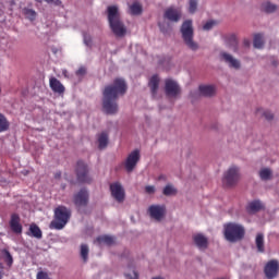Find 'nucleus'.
Segmentation results:
<instances>
[{"label":"nucleus","instance_id":"obj_30","mask_svg":"<svg viewBox=\"0 0 279 279\" xmlns=\"http://www.w3.org/2000/svg\"><path fill=\"white\" fill-rule=\"evenodd\" d=\"M253 45H254L255 49H263V46L265 45L263 35H260V34L255 35Z\"/></svg>","mask_w":279,"mask_h":279},{"label":"nucleus","instance_id":"obj_46","mask_svg":"<svg viewBox=\"0 0 279 279\" xmlns=\"http://www.w3.org/2000/svg\"><path fill=\"white\" fill-rule=\"evenodd\" d=\"M159 180H167V177L165 174L159 175Z\"/></svg>","mask_w":279,"mask_h":279},{"label":"nucleus","instance_id":"obj_48","mask_svg":"<svg viewBox=\"0 0 279 279\" xmlns=\"http://www.w3.org/2000/svg\"><path fill=\"white\" fill-rule=\"evenodd\" d=\"M35 1H37L38 3H40L43 0H35Z\"/></svg>","mask_w":279,"mask_h":279},{"label":"nucleus","instance_id":"obj_33","mask_svg":"<svg viewBox=\"0 0 279 279\" xmlns=\"http://www.w3.org/2000/svg\"><path fill=\"white\" fill-rule=\"evenodd\" d=\"M263 10H265L268 14H271V13L276 12V10H278V5H276L275 3H271V2H265L263 4Z\"/></svg>","mask_w":279,"mask_h":279},{"label":"nucleus","instance_id":"obj_16","mask_svg":"<svg viewBox=\"0 0 279 279\" xmlns=\"http://www.w3.org/2000/svg\"><path fill=\"white\" fill-rule=\"evenodd\" d=\"M74 204L78 208L88 205V190L81 189L77 194L74 195Z\"/></svg>","mask_w":279,"mask_h":279},{"label":"nucleus","instance_id":"obj_1","mask_svg":"<svg viewBox=\"0 0 279 279\" xmlns=\"http://www.w3.org/2000/svg\"><path fill=\"white\" fill-rule=\"evenodd\" d=\"M128 90V84L123 78H116L112 84L105 87L102 93V108L107 114H117L119 105L117 99Z\"/></svg>","mask_w":279,"mask_h":279},{"label":"nucleus","instance_id":"obj_39","mask_svg":"<svg viewBox=\"0 0 279 279\" xmlns=\"http://www.w3.org/2000/svg\"><path fill=\"white\" fill-rule=\"evenodd\" d=\"M197 1L198 0H190V2H189L190 14H195V12H197Z\"/></svg>","mask_w":279,"mask_h":279},{"label":"nucleus","instance_id":"obj_38","mask_svg":"<svg viewBox=\"0 0 279 279\" xmlns=\"http://www.w3.org/2000/svg\"><path fill=\"white\" fill-rule=\"evenodd\" d=\"M257 114H263L267 121H271V119H274V113H271L269 110L258 109Z\"/></svg>","mask_w":279,"mask_h":279},{"label":"nucleus","instance_id":"obj_43","mask_svg":"<svg viewBox=\"0 0 279 279\" xmlns=\"http://www.w3.org/2000/svg\"><path fill=\"white\" fill-rule=\"evenodd\" d=\"M159 27H160V29H161V32L163 34H168L169 33V29L165 28V26L162 24H159Z\"/></svg>","mask_w":279,"mask_h":279},{"label":"nucleus","instance_id":"obj_19","mask_svg":"<svg viewBox=\"0 0 279 279\" xmlns=\"http://www.w3.org/2000/svg\"><path fill=\"white\" fill-rule=\"evenodd\" d=\"M226 45L233 51V53H236L239 51V40L236 39V35L231 34L227 36Z\"/></svg>","mask_w":279,"mask_h":279},{"label":"nucleus","instance_id":"obj_24","mask_svg":"<svg viewBox=\"0 0 279 279\" xmlns=\"http://www.w3.org/2000/svg\"><path fill=\"white\" fill-rule=\"evenodd\" d=\"M96 245H113L114 238L110 235L98 236L95 241Z\"/></svg>","mask_w":279,"mask_h":279},{"label":"nucleus","instance_id":"obj_3","mask_svg":"<svg viewBox=\"0 0 279 279\" xmlns=\"http://www.w3.org/2000/svg\"><path fill=\"white\" fill-rule=\"evenodd\" d=\"M181 35L183 38L184 45L190 49L191 51H198L199 50V44L195 41L194 39V31H193V21L186 20L183 22L181 26Z\"/></svg>","mask_w":279,"mask_h":279},{"label":"nucleus","instance_id":"obj_11","mask_svg":"<svg viewBox=\"0 0 279 279\" xmlns=\"http://www.w3.org/2000/svg\"><path fill=\"white\" fill-rule=\"evenodd\" d=\"M220 60L221 62H225V64H227L229 69H235V71H239V69H241V61H239V59L234 58V56L226 51L220 52Z\"/></svg>","mask_w":279,"mask_h":279},{"label":"nucleus","instance_id":"obj_17","mask_svg":"<svg viewBox=\"0 0 279 279\" xmlns=\"http://www.w3.org/2000/svg\"><path fill=\"white\" fill-rule=\"evenodd\" d=\"M194 245L198 247V250L204 251L208 248V238L202 233H196L193 235Z\"/></svg>","mask_w":279,"mask_h":279},{"label":"nucleus","instance_id":"obj_13","mask_svg":"<svg viewBox=\"0 0 279 279\" xmlns=\"http://www.w3.org/2000/svg\"><path fill=\"white\" fill-rule=\"evenodd\" d=\"M264 272L267 279L278 278L279 263L276 259L269 260L264 268Z\"/></svg>","mask_w":279,"mask_h":279},{"label":"nucleus","instance_id":"obj_23","mask_svg":"<svg viewBox=\"0 0 279 279\" xmlns=\"http://www.w3.org/2000/svg\"><path fill=\"white\" fill-rule=\"evenodd\" d=\"M28 236H33L34 239H43V230L36 223H32L28 229Z\"/></svg>","mask_w":279,"mask_h":279},{"label":"nucleus","instance_id":"obj_12","mask_svg":"<svg viewBox=\"0 0 279 279\" xmlns=\"http://www.w3.org/2000/svg\"><path fill=\"white\" fill-rule=\"evenodd\" d=\"M110 191L113 199H116V202H119V204L125 201V190L123 189V185H121V183H112L110 185Z\"/></svg>","mask_w":279,"mask_h":279},{"label":"nucleus","instance_id":"obj_44","mask_svg":"<svg viewBox=\"0 0 279 279\" xmlns=\"http://www.w3.org/2000/svg\"><path fill=\"white\" fill-rule=\"evenodd\" d=\"M0 279H3V264L0 263Z\"/></svg>","mask_w":279,"mask_h":279},{"label":"nucleus","instance_id":"obj_2","mask_svg":"<svg viewBox=\"0 0 279 279\" xmlns=\"http://www.w3.org/2000/svg\"><path fill=\"white\" fill-rule=\"evenodd\" d=\"M107 16L109 21V25L111 31L116 36H119L120 38L125 36V33L128 29L125 28V25L123 22H121V15L119 14V7L117 5H110L107 8Z\"/></svg>","mask_w":279,"mask_h":279},{"label":"nucleus","instance_id":"obj_34","mask_svg":"<svg viewBox=\"0 0 279 279\" xmlns=\"http://www.w3.org/2000/svg\"><path fill=\"white\" fill-rule=\"evenodd\" d=\"M217 25H219V22L215 20H209L203 25V29L204 32H210V29L217 27Z\"/></svg>","mask_w":279,"mask_h":279},{"label":"nucleus","instance_id":"obj_21","mask_svg":"<svg viewBox=\"0 0 279 279\" xmlns=\"http://www.w3.org/2000/svg\"><path fill=\"white\" fill-rule=\"evenodd\" d=\"M198 90L203 97H213L217 93V87L215 85H201Z\"/></svg>","mask_w":279,"mask_h":279},{"label":"nucleus","instance_id":"obj_37","mask_svg":"<svg viewBox=\"0 0 279 279\" xmlns=\"http://www.w3.org/2000/svg\"><path fill=\"white\" fill-rule=\"evenodd\" d=\"M24 15L28 19V21H36V11L32 9H24Z\"/></svg>","mask_w":279,"mask_h":279},{"label":"nucleus","instance_id":"obj_42","mask_svg":"<svg viewBox=\"0 0 279 279\" xmlns=\"http://www.w3.org/2000/svg\"><path fill=\"white\" fill-rule=\"evenodd\" d=\"M144 191H145V193L147 195H154V193H156V186H154V185H146Z\"/></svg>","mask_w":279,"mask_h":279},{"label":"nucleus","instance_id":"obj_27","mask_svg":"<svg viewBox=\"0 0 279 279\" xmlns=\"http://www.w3.org/2000/svg\"><path fill=\"white\" fill-rule=\"evenodd\" d=\"M8 130H10V120H8L5 114L0 113V134L8 132Z\"/></svg>","mask_w":279,"mask_h":279},{"label":"nucleus","instance_id":"obj_40","mask_svg":"<svg viewBox=\"0 0 279 279\" xmlns=\"http://www.w3.org/2000/svg\"><path fill=\"white\" fill-rule=\"evenodd\" d=\"M86 73H87L86 66L81 65L78 68V70L75 72V75H76V77H78V80H82V77H84V75H86Z\"/></svg>","mask_w":279,"mask_h":279},{"label":"nucleus","instance_id":"obj_20","mask_svg":"<svg viewBox=\"0 0 279 279\" xmlns=\"http://www.w3.org/2000/svg\"><path fill=\"white\" fill-rule=\"evenodd\" d=\"M148 86L150 88V93L153 97H156L158 95V88L160 86V77L158 75H153L148 82Z\"/></svg>","mask_w":279,"mask_h":279},{"label":"nucleus","instance_id":"obj_36","mask_svg":"<svg viewBox=\"0 0 279 279\" xmlns=\"http://www.w3.org/2000/svg\"><path fill=\"white\" fill-rule=\"evenodd\" d=\"M3 254H4V263H7L9 267H12V264L14 263V258H12V254H10V251L8 250H4Z\"/></svg>","mask_w":279,"mask_h":279},{"label":"nucleus","instance_id":"obj_41","mask_svg":"<svg viewBox=\"0 0 279 279\" xmlns=\"http://www.w3.org/2000/svg\"><path fill=\"white\" fill-rule=\"evenodd\" d=\"M83 40L86 47H93V37H90V35H88L87 33L83 34Z\"/></svg>","mask_w":279,"mask_h":279},{"label":"nucleus","instance_id":"obj_18","mask_svg":"<svg viewBox=\"0 0 279 279\" xmlns=\"http://www.w3.org/2000/svg\"><path fill=\"white\" fill-rule=\"evenodd\" d=\"M50 88L53 93H58V95H62L65 90L64 85L56 78V77H50L49 80Z\"/></svg>","mask_w":279,"mask_h":279},{"label":"nucleus","instance_id":"obj_25","mask_svg":"<svg viewBox=\"0 0 279 279\" xmlns=\"http://www.w3.org/2000/svg\"><path fill=\"white\" fill-rule=\"evenodd\" d=\"M255 245L257 247V252H265V235L263 233H257L255 239Z\"/></svg>","mask_w":279,"mask_h":279},{"label":"nucleus","instance_id":"obj_6","mask_svg":"<svg viewBox=\"0 0 279 279\" xmlns=\"http://www.w3.org/2000/svg\"><path fill=\"white\" fill-rule=\"evenodd\" d=\"M76 181L78 184H92L93 175H90V170L84 161H78L76 163Z\"/></svg>","mask_w":279,"mask_h":279},{"label":"nucleus","instance_id":"obj_10","mask_svg":"<svg viewBox=\"0 0 279 279\" xmlns=\"http://www.w3.org/2000/svg\"><path fill=\"white\" fill-rule=\"evenodd\" d=\"M163 19L170 21V23H179L182 19V9L179 7H169L163 13Z\"/></svg>","mask_w":279,"mask_h":279},{"label":"nucleus","instance_id":"obj_8","mask_svg":"<svg viewBox=\"0 0 279 279\" xmlns=\"http://www.w3.org/2000/svg\"><path fill=\"white\" fill-rule=\"evenodd\" d=\"M149 219L160 223L167 217V206L162 204H153L147 208Z\"/></svg>","mask_w":279,"mask_h":279},{"label":"nucleus","instance_id":"obj_15","mask_svg":"<svg viewBox=\"0 0 279 279\" xmlns=\"http://www.w3.org/2000/svg\"><path fill=\"white\" fill-rule=\"evenodd\" d=\"M9 226L14 234L23 233V225H21V216L19 214H12L9 221Z\"/></svg>","mask_w":279,"mask_h":279},{"label":"nucleus","instance_id":"obj_4","mask_svg":"<svg viewBox=\"0 0 279 279\" xmlns=\"http://www.w3.org/2000/svg\"><path fill=\"white\" fill-rule=\"evenodd\" d=\"M245 236V228L239 223L229 222L225 225V238L229 243H236Z\"/></svg>","mask_w":279,"mask_h":279},{"label":"nucleus","instance_id":"obj_32","mask_svg":"<svg viewBox=\"0 0 279 279\" xmlns=\"http://www.w3.org/2000/svg\"><path fill=\"white\" fill-rule=\"evenodd\" d=\"M125 279H138V271L132 267H128V270L124 272Z\"/></svg>","mask_w":279,"mask_h":279},{"label":"nucleus","instance_id":"obj_22","mask_svg":"<svg viewBox=\"0 0 279 279\" xmlns=\"http://www.w3.org/2000/svg\"><path fill=\"white\" fill-rule=\"evenodd\" d=\"M98 149H106L109 143V136L107 132H101L97 135Z\"/></svg>","mask_w":279,"mask_h":279},{"label":"nucleus","instance_id":"obj_29","mask_svg":"<svg viewBox=\"0 0 279 279\" xmlns=\"http://www.w3.org/2000/svg\"><path fill=\"white\" fill-rule=\"evenodd\" d=\"M271 175H274V172L269 168H263L259 170L260 180H264V181L271 180Z\"/></svg>","mask_w":279,"mask_h":279},{"label":"nucleus","instance_id":"obj_28","mask_svg":"<svg viewBox=\"0 0 279 279\" xmlns=\"http://www.w3.org/2000/svg\"><path fill=\"white\" fill-rule=\"evenodd\" d=\"M263 209V203L259 201H253L247 206V213H258V210Z\"/></svg>","mask_w":279,"mask_h":279},{"label":"nucleus","instance_id":"obj_5","mask_svg":"<svg viewBox=\"0 0 279 279\" xmlns=\"http://www.w3.org/2000/svg\"><path fill=\"white\" fill-rule=\"evenodd\" d=\"M69 223V210L64 206H59L54 209V218L50 222V230H63Z\"/></svg>","mask_w":279,"mask_h":279},{"label":"nucleus","instance_id":"obj_45","mask_svg":"<svg viewBox=\"0 0 279 279\" xmlns=\"http://www.w3.org/2000/svg\"><path fill=\"white\" fill-rule=\"evenodd\" d=\"M47 3H58V0H46Z\"/></svg>","mask_w":279,"mask_h":279},{"label":"nucleus","instance_id":"obj_14","mask_svg":"<svg viewBox=\"0 0 279 279\" xmlns=\"http://www.w3.org/2000/svg\"><path fill=\"white\" fill-rule=\"evenodd\" d=\"M165 90L167 97L175 98L178 97V95H180V85L178 84V82L168 78L166 80Z\"/></svg>","mask_w":279,"mask_h":279},{"label":"nucleus","instance_id":"obj_47","mask_svg":"<svg viewBox=\"0 0 279 279\" xmlns=\"http://www.w3.org/2000/svg\"><path fill=\"white\" fill-rule=\"evenodd\" d=\"M153 279H165L163 277H154Z\"/></svg>","mask_w":279,"mask_h":279},{"label":"nucleus","instance_id":"obj_31","mask_svg":"<svg viewBox=\"0 0 279 279\" xmlns=\"http://www.w3.org/2000/svg\"><path fill=\"white\" fill-rule=\"evenodd\" d=\"M141 12H143V7H141V3L134 2L130 7V13L133 14L134 16H137L138 14H141Z\"/></svg>","mask_w":279,"mask_h":279},{"label":"nucleus","instance_id":"obj_26","mask_svg":"<svg viewBox=\"0 0 279 279\" xmlns=\"http://www.w3.org/2000/svg\"><path fill=\"white\" fill-rule=\"evenodd\" d=\"M162 195H165L166 197L178 195V189H175L173 184L168 183L162 190Z\"/></svg>","mask_w":279,"mask_h":279},{"label":"nucleus","instance_id":"obj_7","mask_svg":"<svg viewBox=\"0 0 279 279\" xmlns=\"http://www.w3.org/2000/svg\"><path fill=\"white\" fill-rule=\"evenodd\" d=\"M241 180V168L231 166L223 174L222 184L225 186H234Z\"/></svg>","mask_w":279,"mask_h":279},{"label":"nucleus","instance_id":"obj_35","mask_svg":"<svg viewBox=\"0 0 279 279\" xmlns=\"http://www.w3.org/2000/svg\"><path fill=\"white\" fill-rule=\"evenodd\" d=\"M88 252H89L88 245L82 244L81 245V257L84 260V263L88 262Z\"/></svg>","mask_w":279,"mask_h":279},{"label":"nucleus","instance_id":"obj_9","mask_svg":"<svg viewBox=\"0 0 279 279\" xmlns=\"http://www.w3.org/2000/svg\"><path fill=\"white\" fill-rule=\"evenodd\" d=\"M140 160H141V150L135 149L130 153V155L126 157L124 161V168L128 171V173H132L134 169H136V165H138Z\"/></svg>","mask_w":279,"mask_h":279}]
</instances>
